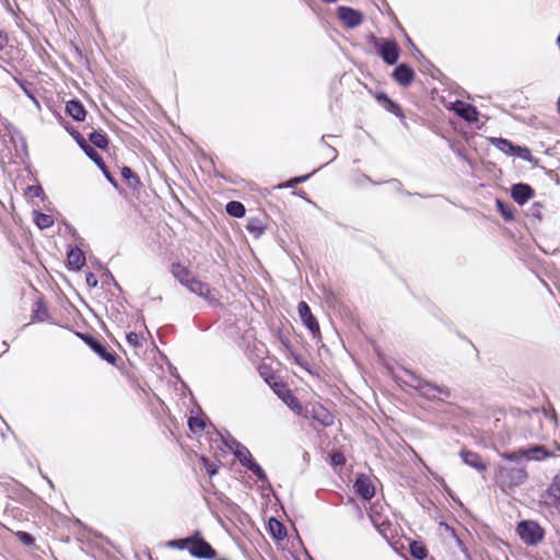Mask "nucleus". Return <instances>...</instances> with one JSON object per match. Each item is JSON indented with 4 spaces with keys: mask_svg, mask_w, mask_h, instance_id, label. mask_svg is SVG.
I'll return each instance as SVG.
<instances>
[{
    "mask_svg": "<svg viewBox=\"0 0 560 560\" xmlns=\"http://www.w3.org/2000/svg\"><path fill=\"white\" fill-rule=\"evenodd\" d=\"M528 472L521 464L498 465L494 469L493 480L502 492L513 493L516 488L526 482Z\"/></svg>",
    "mask_w": 560,
    "mask_h": 560,
    "instance_id": "nucleus-1",
    "label": "nucleus"
},
{
    "mask_svg": "<svg viewBox=\"0 0 560 560\" xmlns=\"http://www.w3.org/2000/svg\"><path fill=\"white\" fill-rule=\"evenodd\" d=\"M166 547L178 550H188L191 557L198 559H214L215 549L203 538L200 530H195L186 538L172 539L166 541Z\"/></svg>",
    "mask_w": 560,
    "mask_h": 560,
    "instance_id": "nucleus-2",
    "label": "nucleus"
},
{
    "mask_svg": "<svg viewBox=\"0 0 560 560\" xmlns=\"http://www.w3.org/2000/svg\"><path fill=\"white\" fill-rule=\"evenodd\" d=\"M516 533L527 546H536L545 538V529L535 521H522L516 526Z\"/></svg>",
    "mask_w": 560,
    "mask_h": 560,
    "instance_id": "nucleus-3",
    "label": "nucleus"
},
{
    "mask_svg": "<svg viewBox=\"0 0 560 560\" xmlns=\"http://www.w3.org/2000/svg\"><path fill=\"white\" fill-rule=\"evenodd\" d=\"M412 387L419 393L420 396L429 400H443L451 397V390L448 387L435 385L421 377H415V384Z\"/></svg>",
    "mask_w": 560,
    "mask_h": 560,
    "instance_id": "nucleus-4",
    "label": "nucleus"
},
{
    "mask_svg": "<svg viewBox=\"0 0 560 560\" xmlns=\"http://www.w3.org/2000/svg\"><path fill=\"white\" fill-rule=\"evenodd\" d=\"M552 455V452L548 451L545 446L535 445L512 453H502L501 457L510 462H516L522 457L526 458L527 460H544L548 457H551Z\"/></svg>",
    "mask_w": 560,
    "mask_h": 560,
    "instance_id": "nucleus-5",
    "label": "nucleus"
},
{
    "mask_svg": "<svg viewBox=\"0 0 560 560\" xmlns=\"http://www.w3.org/2000/svg\"><path fill=\"white\" fill-rule=\"evenodd\" d=\"M186 288L191 293L197 294L208 301L210 304H219V300L217 298L218 291L198 278L194 277L191 280H189V283H187Z\"/></svg>",
    "mask_w": 560,
    "mask_h": 560,
    "instance_id": "nucleus-6",
    "label": "nucleus"
},
{
    "mask_svg": "<svg viewBox=\"0 0 560 560\" xmlns=\"http://www.w3.org/2000/svg\"><path fill=\"white\" fill-rule=\"evenodd\" d=\"M298 312L303 325L310 330L313 338L320 339L322 332L319 324L305 301L299 303Z\"/></svg>",
    "mask_w": 560,
    "mask_h": 560,
    "instance_id": "nucleus-7",
    "label": "nucleus"
},
{
    "mask_svg": "<svg viewBox=\"0 0 560 560\" xmlns=\"http://www.w3.org/2000/svg\"><path fill=\"white\" fill-rule=\"evenodd\" d=\"M272 390L288 405L290 409L296 413L302 412V404L283 381L272 383Z\"/></svg>",
    "mask_w": 560,
    "mask_h": 560,
    "instance_id": "nucleus-8",
    "label": "nucleus"
},
{
    "mask_svg": "<svg viewBox=\"0 0 560 560\" xmlns=\"http://www.w3.org/2000/svg\"><path fill=\"white\" fill-rule=\"evenodd\" d=\"M541 502L560 513V474L552 478L550 485L541 494Z\"/></svg>",
    "mask_w": 560,
    "mask_h": 560,
    "instance_id": "nucleus-9",
    "label": "nucleus"
},
{
    "mask_svg": "<svg viewBox=\"0 0 560 560\" xmlns=\"http://www.w3.org/2000/svg\"><path fill=\"white\" fill-rule=\"evenodd\" d=\"M375 48L377 49L382 59L388 63L394 65L399 57V46L393 39H375Z\"/></svg>",
    "mask_w": 560,
    "mask_h": 560,
    "instance_id": "nucleus-10",
    "label": "nucleus"
},
{
    "mask_svg": "<svg viewBox=\"0 0 560 560\" xmlns=\"http://www.w3.org/2000/svg\"><path fill=\"white\" fill-rule=\"evenodd\" d=\"M234 455L241 462V464L250 470L258 479L265 478L264 469L253 459V456L247 447L237 443Z\"/></svg>",
    "mask_w": 560,
    "mask_h": 560,
    "instance_id": "nucleus-11",
    "label": "nucleus"
},
{
    "mask_svg": "<svg viewBox=\"0 0 560 560\" xmlns=\"http://www.w3.org/2000/svg\"><path fill=\"white\" fill-rule=\"evenodd\" d=\"M338 19L345 27L353 28L363 23L364 16L362 12L350 7H339L337 9Z\"/></svg>",
    "mask_w": 560,
    "mask_h": 560,
    "instance_id": "nucleus-12",
    "label": "nucleus"
},
{
    "mask_svg": "<svg viewBox=\"0 0 560 560\" xmlns=\"http://www.w3.org/2000/svg\"><path fill=\"white\" fill-rule=\"evenodd\" d=\"M81 338L103 360L107 361L110 364L116 363L117 354L114 351L108 350L100 340L92 337L91 335H81Z\"/></svg>",
    "mask_w": 560,
    "mask_h": 560,
    "instance_id": "nucleus-13",
    "label": "nucleus"
},
{
    "mask_svg": "<svg viewBox=\"0 0 560 560\" xmlns=\"http://www.w3.org/2000/svg\"><path fill=\"white\" fill-rule=\"evenodd\" d=\"M353 489L357 494H359L363 500H371L375 495V486L372 479L364 475L359 474L355 478Z\"/></svg>",
    "mask_w": 560,
    "mask_h": 560,
    "instance_id": "nucleus-14",
    "label": "nucleus"
},
{
    "mask_svg": "<svg viewBox=\"0 0 560 560\" xmlns=\"http://www.w3.org/2000/svg\"><path fill=\"white\" fill-rule=\"evenodd\" d=\"M459 456L466 465L476 469L479 472H483L488 468V464L482 458V456L474 451L462 448L459 452Z\"/></svg>",
    "mask_w": 560,
    "mask_h": 560,
    "instance_id": "nucleus-15",
    "label": "nucleus"
},
{
    "mask_svg": "<svg viewBox=\"0 0 560 560\" xmlns=\"http://www.w3.org/2000/svg\"><path fill=\"white\" fill-rule=\"evenodd\" d=\"M393 78L398 84L408 86L415 80L416 73L411 67L401 63L394 70Z\"/></svg>",
    "mask_w": 560,
    "mask_h": 560,
    "instance_id": "nucleus-16",
    "label": "nucleus"
},
{
    "mask_svg": "<svg viewBox=\"0 0 560 560\" xmlns=\"http://www.w3.org/2000/svg\"><path fill=\"white\" fill-rule=\"evenodd\" d=\"M375 100L389 113L394 114L396 117L404 119L405 114L401 106L395 101L390 100L386 93L377 92L374 95Z\"/></svg>",
    "mask_w": 560,
    "mask_h": 560,
    "instance_id": "nucleus-17",
    "label": "nucleus"
},
{
    "mask_svg": "<svg viewBox=\"0 0 560 560\" xmlns=\"http://www.w3.org/2000/svg\"><path fill=\"white\" fill-rule=\"evenodd\" d=\"M535 195L534 189L527 184H515L512 187V198L518 205L526 203Z\"/></svg>",
    "mask_w": 560,
    "mask_h": 560,
    "instance_id": "nucleus-18",
    "label": "nucleus"
},
{
    "mask_svg": "<svg viewBox=\"0 0 560 560\" xmlns=\"http://www.w3.org/2000/svg\"><path fill=\"white\" fill-rule=\"evenodd\" d=\"M32 322H45L49 317L47 304L42 296H37L32 304Z\"/></svg>",
    "mask_w": 560,
    "mask_h": 560,
    "instance_id": "nucleus-19",
    "label": "nucleus"
},
{
    "mask_svg": "<svg viewBox=\"0 0 560 560\" xmlns=\"http://www.w3.org/2000/svg\"><path fill=\"white\" fill-rule=\"evenodd\" d=\"M454 112L467 121H475L478 118L476 108L467 103L457 101L453 106Z\"/></svg>",
    "mask_w": 560,
    "mask_h": 560,
    "instance_id": "nucleus-20",
    "label": "nucleus"
},
{
    "mask_svg": "<svg viewBox=\"0 0 560 560\" xmlns=\"http://www.w3.org/2000/svg\"><path fill=\"white\" fill-rule=\"evenodd\" d=\"M66 113L77 121H83L86 110L79 100H70L66 103Z\"/></svg>",
    "mask_w": 560,
    "mask_h": 560,
    "instance_id": "nucleus-21",
    "label": "nucleus"
},
{
    "mask_svg": "<svg viewBox=\"0 0 560 560\" xmlns=\"http://www.w3.org/2000/svg\"><path fill=\"white\" fill-rule=\"evenodd\" d=\"M378 509H382V505L376 503L372 504L369 510V516L374 526L377 527L381 533H383L386 530V528L389 527L390 523L384 518Z\"/></svg>",
    "mask_w": 560,
    "mask_h": 560,
    "instance_id": "nucleus-22",
    "label": "nucleus"
},
{
    "mask_svg": "<svg viewBox=\"0 0 560 560\" xmlns=\"http://www.w3.org/2000/svg\"><path fill=\"white\" fill-rule=\"evenodd\" d=\"M171 272L184 287H186L187 283H189V280L194 278L189 268L180 262H173L171 266Z\"/></svg>",
    "mask_w": 560,
    "mask_h": 560,
    "instance_id": "nucleus-23",
    "label": "nucleus"
},
{
    "mask_svg": "<svg viewBox=\"0 0 560 560\" xmlns=\"http://www.w3.org/2000/svg\"><path fill=\"white\" fill-rule=\"evenodd\" d=\"M68 265L74 269H80L85 264L84 253L78 248H71L67 255Z\"/></svg>",
    "mask_w": 560,
    "mask_h": 560,
    "instance_id": "nucleus-24",
    "label": "nucleus"
},
{
    "mask_svg": "<svg viewBox=\"0 0 560 560\" xmlns=\"http://www.w3.org/2000/svg\"><path fill=\"white\" fill-rule=\"evenodd\" d=\"M120 173L128 186L133 190H138L142 186L140 177L130 167L124 166Z\"/></svg>",
    "mask_w": 560,
    "mask_h": 560,
    "instance_id": "nucleus-25",
    "label": "nucleus"
},
{
    "mask_svg": "<svg viewBox=\"0 0 560 560\" xmlns=\"http://www.w3.org/2000/svg\"><path fill=\"white\" fill-rule=\"evenodd\" d=\"M247 231L255 237H259L264 234L266 225L259 218H250L246 224Z\"/></svg>",
    "mask_w": 560,
    "mask_h": 560,
    "instance_id": "nucleus-26",
    "label": "nucleus"
},
{
    "mask_svg": "<svg viewBox=\"0 0 560 560\" xmlns=\"http://www.w3.org/2000/svg\"><path fill=\"white\" fill-rule=\"evenodd\" d=\"M259 375L266 381V383L272 388V383L281 382V377L276 375L272 369L267 364H261L258 368Z\"/></svg>",
    "mask_w": 560,
    "mask_h": 560,
    "instance_id": "nucleus-27",
    "label": "nucleus"
},
{
    "mask_svg": "<svg viewBox=\"0 0 560 560\" xmlns=\"http://www.w3.org/2000/svg\"><path fill=\"white\" fill-rule=\"evenodd\" d=\"M89 140L92 142L93 145L100 149H105L108 145V137L107 135L100 130V131H93L89 135Z\"/></svg>",
    "mask_w": 560,
    "mask_h": 560,
    "instance_id": "nucleus-28",
    "label": "nucleus"
},
{
    "mask_svg": "<svg viewBox=\"0 0 560 560\" xmlns=\"http://www.w3.org/2000/svg\"><path fill=\"white\" fill-rule=\"evenodd\" d=\"M268 525L269 530L275 538L281 540L287 536V528L281 522L271 518Z\"/></svg>",
    "mask_w": 560,
    "mask_h": 560,
    "instance_id": "nucleus-29",
    "label": "nucleus"
},
{
    "mask_svg": "<svg viewBox=\"0 0 560 560\" xmlns=\"http://www.w3.org/2000/svg\"><path fill=\"white\" fill-rule=\"evenodd\" d=\"M225 210L229 215L234 218H243L245 215V207L240 201H230L225 206Z\"/></svg>",
    "mask_w": 560,
    "mask_h": 560,
    "instance_id": "nucleus-30",
    "label": "nucleus"
},
{
    "mask_svg": "<svg viewBox=\"0 0 560 560\" xmlns=\"http://www.w3.org/2000/svg\"><path fill=\"white\" fill-rule=\"evenodd\" d=\"M313 419L318 421L325 427H329L334 423V417L326 409L320 407L318 410H314Z\"/></svg>",
    "mask_w": 560,
    "mask_h": 560,
    "instance_id": "nucleus-31",
    "label": "nucleus"
},
{
    "mask_svg": "<svg viewBox=\"0 0 560 560\" xmlns=\"http://www.w3.org/2000/svg\"><path fill=\"white\" fill-rule=\"evenodd\" d=\"M409 551L413 558L419 560H423L428 556V550L421 541H411Z\"/></svg>",
    "mask_w": 560,
    "mask_h": 560,
    "instance_id": "nucleus-32",
    "label": "nucleus"
},
{
    "mask_svg": "<svg viewBox=\"0 0 560 560\" xmlns=\"http://www.w3.org/2000/svg\"><path fill=\"white\" fill-rule=\"evenodd\" d=\"M491 142L503 153L512 155L513 150H515V145L508 139L503 138H492Z\"/></svg>",
    "mask_w": 560,
    "mask_h": 560,
    "instance_id": "nucleus-33",
    "label": "nucleus"
},
{
    "mask_svg": "<svg viewBox=\"0 0 560 560\" xmlns=\"http://www.w3.org/2000/svg\"><path fill=\"white\" fill-rule=\"evenodd\" d=\"M82 150L100 168H105V162L103 158L93 147L85 144Z\"/></svg>",
    "mask_w": 560,
    "mask_h": 560,
    "instance_id": "nucleus-34",
    "label": "nucleus"
},
{
    "mask_svg": "<svg viewBox=\"0 0 560 560\" xmlns=\"http://www.w3.org/2000/svg\"><path fill=\"white\" fill-rule=\"evenodd\" d=\"M188 427L192 433H200L205 430L206 423L201 417L191 416L188 419Z\"/></svg>",
    "mask_w": 560,
    "mask_h": 560,
    "instance_id": "nucleus-35",
    "label": "nucleus"
},
{
    "mask_svg": "<svg viewBox=\"0 0 560 560\" xmlns=\"http://www.w3.org/2000/svg\"><path fill=\"white\" fill-rule=\"evenodd\" d=\"M127 342L133 349H139L143 347L144 338L142 335L137 334L135 331H130L126 336Z\"/></svg>",
    "mask_w": 560,
    "mask_h": 560,
    "instance_id": "nucleus-36",
    "label": "nucleus"
},
{
    "mask_svg": "<svg viewBox=\"0 0 560 560\" xmlns=\"http://www.w3.org/2000/svg\"><path fill=\"white\" fill-rule=\"evenodd\" d=\"M35 223L42 230L50 228L54 224V219L49 214L36 213Z\"/></svg>",
    "mask_w": 560,
    "mask_h": 560,
    "instance_id": "nucleus-37",
    "label": "nucleus"
},
{
    "mask_svg": "<svg viewBox=\"0 0 560 560\" xmlns=\"http://www.w3.org/2000/svg\"><path fill=\"white\" fill-rule=\"evenodd\" d=\"M15 535V537L19 539V541L25 546V547H34L35 546V538L26 533V532H22V530H19V532H15L13 533Z\"/></svg>",
    "mask_w": 560,
    "mask_h": 560,
    "instance_id": "nucleus-38",
    "label": "nucleus"
},
{
    "mask_svg": "<svg viewBox=\"0 0 560 560\" xmlns=\"http://www.w3.org/2000/svg\"><path fill=\"white\" fill-rule=\"evenodd\" d=\"M200 460L203 464V467H205V469H206V471H207L209 477H213L214 475H217V472L219 470V465H218L217 462H212V460H210L209 458H207L205 456H201Z\"/></svg>",
    "mask_w": 560,
    "mask_h": 560,
    "instance_id": "nucleus-39",
    "label": "nucleus"
},
{
    "mask_svg": "<svg viewBox=\"0 0 560 560\" xmlns=\"http://www.w3.org/2000/svg\"><path fill=\"white\" fill-rule=\"evenodd\" d=\"M515 156H520L525 161H530L532 152L527 147L515 145V150H513V154Z\"/></svg>",
    "mask_w": 560,
    "mask_h": 560,
    "instance_id": "nucleus-40",
    "label": "nucleus"
},
{
    "mask_svg": "<svg viewBox=\"0 0 560 560\" xmlns=\"http://www.w3.org/2000/svg\"><path fill=\"white\" fill-rule=\"evenodd\" d=\"M329 463L332 466H342L346 464V458L342 453L334 452V453L329 454Z\"/></svg>",
    "mask_w": 560,
    "mask_h": 560,
    "instance_id": "nucleus-41",
    "label": "nucleus"
},
{
    "mask_svg": "<svg viewBox=\"0 0 560 560\" xmlns=\"http://www.w3.org/2000/svg\"><path fill=\"white\" fill-rule=\"evenodd\" d=\"M26 195L31 198L40 197L44 195V190L40 186H28Z\"/></svg>",
    "mask_w": 560,
    "mask_h": 560,
    "instance_id": "nucleus-42",
    "label": "nucleus"
},
{
    "mask_svg": "<svg viewBox=\"0 0 560 560\" xmlns=\"http://www.w3.org/2000/svg\"><path fill=\"white\" fill-rule=\"evenodd\" d=\"M308 177H310V175H304V176H299V177L291 178L283 186L284 187L293 188L298 184L305 182Z\"/></svg>",
    "mask_w": 560,
    "mask_h": 560,
    "instance_id": "nucleus-43",
    "label": "nucleus"
},
{
    "mask_svg": "<svg viewBox=\"0 0 560 560\" xmlns=\"http://www.w3.org/2000/svg\"><path fill=\"white\" fill-rule=\"evenodd\" d=\"M70 135L73 137V139L77 141L81 149L84 148L85 144H89L85 138L79 131L72 130L70 131Z\"/></svg>",
    "mask_w": 560,
    "mask_h": 560,
    "instance_id": "nucleus-44",
    "label": "nucleus"
},
{
    "mask_svg": "<svg viewBox=\"0 0 560 560\" xmlns=\"http://www.w3.org/2000/svg\"><path fill=\"white\" fill-rule=\"evenodd\" d=\"M105 175V177L107 178L108 182H110L114 186H116V180L115 178L112 176L110 172L108 171L107 166L105 165V168H101Z\"/></svg>",
    "mask_w": 560,
    "mask_h": 560,
    "instance_id": "nucleus-45",
    "label": "nucleus"
},
{
    "mask_svg": "<svg viewBox=\"0 0 560 560\" xmlns=\"http://www.w3.org/2000/svg\"><path fill=\"white\" fill-rule=\"evenodd\" d=\"M86 282L92 287H95L97 284V280L93 273H89L86 276Z\"/></svg>",
    "mask_w": 560,
    "mask_h": 560,
    "instance_id": "nucleus-46",
    "label": "nucleus"
},
{
    "mask_svg": "<svg viewBox=\"0 0 560 560\" xmlns=\"http://www.w3.org/2000/svg\"><path fill=\"white\" fill-rule=\"evenodd\" d=\"M497 206L499 209H503V202L501 200H497Z\"/></svg>",
    "mask_w": 560,
    "mask_h": 560,
    "instance_id": "nucleus-47",
    "label": "nucleus"
},
{
    "mask_svg": "<svg viewBox=\"0 0 560 560\" xmlns=\"http://www.w3.org/2000/svg\"><path fill=\"white\" fill-rule=\"evenodd\" d=\"M282 343L285 346V348H290V342L289 340H282Z\"/></svg>",
    "mask_w": 560,
    "mask_h": 560,
    "instance_id": "nucleus-48",
    "label": "nucleus"
},
{
    "mask_svg": "<svg viewBox=\"0 0 560 560\" xmlns=\"http://www.w3.org/2000/svg\"><path fill=\"white\" fill-rule=\"evenodd\" d=\"M501 211L506 218H511V214H506V210L501 209Z\"/></svg>",
    "mask_w": 560,
    "mask_h": 560,
    "instance_id": "nucleus-49",
    "label": "nucleus"
},
{
    "mask_svg": "<svg viewBox=\"0 0 560 560\" xmlns=\"http://www.w3.org/2000/svg\"><path fill=\"white\" fill-rule=\"evenodd\" d=\"M324 2H327V3H334L336 2L337 0H323Z\"/></svg>",
    "mask_w": 560,
    "mask_h": 560,
    "instance_id": "nucleus-50",
    "label": "nucleus"
},
{
    "mask_svg": "<svg viewBox=\"0 0 560 560\" xmlns=\"http://www.w3.org/2000/svg\"><path fill=\"white\" fill-rule=\"evenodd\" d=\"M215 560H231V559H229V558H226V557H222V558H218V559H215Z\"/></svg>",
    "mask_w": 560,
    "mask_h": 560,
    "instance_id": "nucleus-51",
    "label": "nucleus"
}]
</instances>
